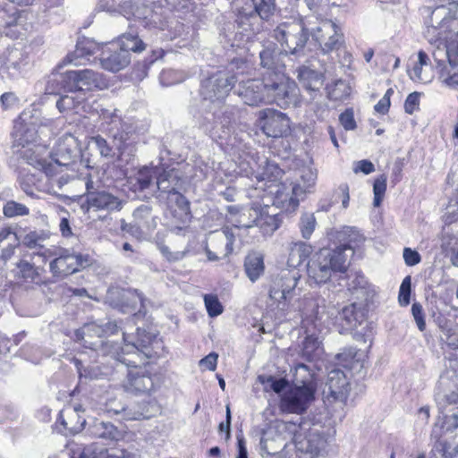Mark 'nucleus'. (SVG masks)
<instances>
[{
	"label": "nucleus",
	"instance_id": "1",
	"mask_svg": "<svg viewBox=\"0 0 458 458\" xmlns=\"http://www.w3.org/2000/svg\"><path fill=\"white\" fill-rule=\"evenodd\" d=\"M101 324L98 322L86 323L80 329L76 330L75 337L81 341L85 348L100 352L103 355H111L118 361L124 363L128 367L137 368L136 360H129L124 357L125 354H134L140 356L143 354L147 358L152 357V352L149 348L153 342V337L149 334H145L144 330L137 329L138 338L136 342H127L123 333L124 346L122 348V353L118 352L119 347L109 344L102 339Z\"/></svg>",
	"mask_w": 458,
	"mask_h": 458
},
{
	"label": "nucleus",
	"instance_id": "2",
	"mask_svg": "<svg viewBox=\"0 0 458 458\" xmlns=\"http://www.w3.org/2000/svg\"><path fill=\"white\" fill-rule=\"evenodd\" d=\"M238 77L228 75L224 72H218L202 81L200 94L204 101H209L214 105L212 114L215 125H210L206 117L201 126L213 139H225L230 133V124L233 120V113L228 106H224V101L233 89Z\"/></svg>",
	"mask_w": 458,
	"mask_h": 458
},
{
	"label": "nucleus",
	"instance_id": "3",
	"mask_svg": "<svg viewBox=\"0 0 458 458\" xmlns=\"http://www.w3.org/2000/svg\"><path fill=\"white\" fill-rule=\"evenodd\" d=\"M354 253L350 243L342 244L335 249H321L308 262L309 278L317 284L327 283L334 273H344L349 266V258Z\"/></svg>",
	"mask_w": 458,
	"mask_h": 458
},
{
	"label": "nucleus",
	"instance_id": "4",
	"mask_svg": "<svg viewBox=\"0 0 458 458\" xmlns=\"http://www.w3.org/2000/svg\"><path fill=\"white\" fill-rule=\"evenodd\" d=\"M28 164L42 171L47 177H53L62 167L72 164L80 157L77 139L72 134H65L56 143L55 149L50 159L39 157L32 148L23 152Z\"/></svg>",
	"mask_w": 458,
	"mask_h": 458
},
{
	"label": "nucleus",
	"instance_id": "5",
	"mask_svg": "<svg viewBox=\"0 0 458 458\" xmlns=\"http://www.w3.org/2000/svg\"><path fill=\"white\" fill-rule=\"evenodd\" d=\"M433 53L437 80L443 85L458 89V32L448 31Z\"/></svg>",
	"mask_w": 458,
	"mask_h": 458
},
{
	"label": "nucleus",
	"instance_id": "6",
	"mask_svg": "<svg viewBox=\"0 0 458 458\" xmlns=\"http://www.w3.org/2000/svg\"><path fill=\"white\" fill-rule=\"evenodd\" d=\"M106 84L103 75L93 70L67 71L64 73L53 74L47 81L46 91L48 94H59L61 89H78L84 92L94 89H102Z\"/></svg>",
	"mask_w": 458,
	"mask_h": 458
},
{
	"label": "nucleus",
	"instance_id": "7",
	"mask_svg": "<svg viewBox=\"0 0 458 458\" xmlns=\"http://www.w3.org/2000/svg\"><path fill=\"white\" fill-rule=\"evenodd\" d=\"M311 21L294 20L279 24L273 37L281 44L285 54L300 55L307 44L310 33Z\"/></svg>",
	"mask_w": 458,
	"mask_h": 458
},
{
	"label": "nucleus",
	"instance_id": "8",
	"mask_svg": "<svg viewBox=\"0 0 458 458\" xmlns=\"http://www.w3.org/2000/svg\"><path fill=\"white\" fill-rule=\"evenodd\" d=\"M267 104L276 103L281 108L296 106L299 100V88L294 81L284 72L265 76Z\"/></svg>",
	"mask_w": 458,
	"mask_h": 458
},
{
	"label": "nucleus",
	"instance_id": "9",
	"mask_svg": "<svg viewBox=\"0 0 458 458\" xmlns=\"http://www.w3.org/2000/svg\"><path fill=\"white\" fill-rule=\"evenodd\" d=\"M310 34L324 54L337 51L344 44L341 28L331 20L319 21L310 27Z\"/></svg>",
	"mask_w": 458,
	"mask_h": 458
},
{
	"label": "nucleus",
	"instance_id": "10",
	"mask_svg": "<svg viewBox=\"0 0 458 458\" xmlns=\"http://www.w3.org/2000/svg\"><path fill=\"white\" fill-rule=\"evenodd\" d=\"M51 258L55 259L49 264V269L55 277H65L76 273L83 267L81 255L69 250L53 247Z\"/></svg>",
	"mask_w": 458,
	"mask_h": 458
},
{
	"label": "nucleus",
	"instance_id": "11",
	"mask_svg": "<svg viewBox=\"0 0 458 458\" xmlns=\"http://www.w3.org/2000/svg\"><path fill=\"white\" fill-rule=\"evenodd\" d=\"M314 399V392L290 386L280 396L279 408L284 413L302 414Z\"/></svg>",
	"mask_w": 458,
	"mask_h": 458
},
{
	"label": "nucleus",
	"instance_id": "12",
	"mask_svg": "<svg viewBox=\"0 0 458 458\" xmlns=\"http://www.w3.org/2000/svg\"><path fill=\"white\" fill-rule=\"evenodd\" d=\"M259 126L267 137L279 138L290 131V119L280 111L266 108L259 113Z\"/></svg>",
	"mask_w": 458,
	"mask_h": 458
},
{
	"label": "nucleus",
	"instance_id": "13",
	"mask_svg": "<svg viewBox=\"0 0 458 458\" xmlns=\"http://www.w3.org/2000/svg\"><path fill=\"white\" fill-rule=\"evenodd\" d=\"M335 313V309L326 311L325 300L321 298L310 299L304 309L303 327L309 330V325L311 324L319 332L323 326H329L330 319Z\"/></svg>",
	"mask_w": 458,
	"mask_h": 458
},
{
	"label": "nucleus",
	"instance_id": "14",
	"mask_svg": "<svg viewBox=\"0 0 458 458\" xmlns=\"http://www.w3.org/2000/svg\"><path fill=\"white\" fill-rule=\"evenodd\" d=\"M37 119L30 111L22 112L14 122L12 132L14 144L24 148L37 140Z\"/></svg>",
	"mask_w": 458,
	"mask_h": 458
},
{
	"label": "nucleus",
	"instance_id": "15",
	"mask_svg": "<svg viewBox=\"0 0 458 458\" xmlns=\"http://www.w3.org/2000/svg\"><path fill=\"white\" fill-rule=\"evenodd\" d=\"M437 17L443 16L439 26L434 30L436 41H442L445 36H449L448 31L458 32V2H450L446 6H437L431 12Z\"/></svg>",
	"mask_w": 458,
	"mask_h": 458
},
{
	"label": "nucleus",
	"instance_id": "16",
	"mask_svg": "<svg viewBox=\"0 0 458 458\" xmlns=\"http://www.w3.org/2000/svg\"><path fill=\"white\" fill-rule=\"evenodd\" d=\"M259 52L260 65L266 71L262 76H271L277 72H284L285 65L283 57L287 55L283 49H279L274 42L268 41L262 46Z\"/></svg>",
	"mask_w": 458,
	"mask_h": 458
},
{
	"label": "nucleus",
	"instance_id": "17",
	"mask_svg": "<svg viewBox=\"0 0 458 458\" xmlns=\"http://www.w3.org/2000/svg\"><path fill=\"white\" fill-rule=\"evenodd\" d=\"M239 85L236 93L242 101L249 106H259V104H267L265 76L262 79H252L244 81H237Z\"/></svg>",
	"mask_w": 458,
	"mask_h": 458
},
{
	"label": "nucleus",
	"instance_id": "18",
	"mask_svg": "<svg viewBox=\"0 0 458 458\" xmlns=\"http://www.w3.org/2000/svg\"><path fill=\"white\" fill-rule=\"evenodd\" d=\"M300 277L299 272L294 269L283 270L269 291L270 298L277 301L291 299Z\"/></svg>",
	"mask_w": 458,
	"mask_h": 458
},
{
	"label": "nucleus",
	"instance_id": "19",
	"mask_svg": "<svg viewBox=\"0 0 458 458\" xmlns=\"http://www.w3.org/2000/svg\"><path fill=\"white\" fill-rule=\"evenodd\" d=\"M101 66L109 72H116L124 69L131 62V54L120 49L118 43L106 45L100 54Z\"/></svg>",
	"mask_w": 458,
	"mask_h": 458
},
{
	"label": "nucleus",
	"instance_id": "20",
	"mask_svg": "<svg viewBox=\"0 0 458 458\" xmlns=\"http://www.w3.org/2000/svg\"><path fill=\"white\" fill-rule=\"evenodd\" d=\"M276 10L275 0H247L240 11V23L244 24V19L259 17L267 21Z\"/></svg>",
	"mask_w": 458,
	"mask_h": 458
},
{
	"label": "nucleus",
	"instance_id": "21",
	"mask_svg": "<svg viewBox=\"0 0 458 458\" xmlns=\"http://www.w3.org/2000/svg\"><path fill=\"white\" fill-rule=\"evenodd\" d=\"M99 116L103 122L111 126L109 133L113 137L114 141H115V148L120 155H123L128 146L126 142L128 137L126 133L120 131V126L122 125L121 115L117 114L116 109L105 108L101 109Z\"/></svg>",
	"mask_w": 458,
	"mask_h": 458
},
{
	"label": "nucleus",
	"instance_id": "22",
	"mask_svg": "<svg viewBox=\"0 0 458 458\" xmlns=\"http://www.w3.org/2000/svg\"><path fill=\"white\" fill-rule=\"evenodd\" d=\"M317 181V170L311 166H304L299 170V179L293 186L291 202L298 205L300 199L306 193L313 191Z\"/></svg>",
	"mask_w": 458,
	"mask_h": 458
},
{
	"label": "nucleus",
	"instance_id": "23",
	"mask_svg": "<svg viewBox=\"0 0 458 458\" xmlns=\"http://www.w3.org/2000/svg\"><path fill=\"white\" fill-rule=\"evenodd\" d=\"M125 391L135 394H147L154 388L151 376L141 369L129 370L123 382Z\"/></svg>",
	"mask_w": 458,
	"mask_h": 458
},
{
	"label": "nucleus",
	"instance_id": "24",
	"mask_svg": "<svg viewBox=\"0 0 458 458\" xmlns=\"http://www.w3.org/2000/svg\"><path fill=\"white\" fill-rule=\"evenodd\" d=\"M48 238V233L45 232L32 231L24 235L21 242L24 246L33 250V257L42 258V263L45 264L51 258V250L54 247L48 248L45 244Z\"/></svg>",
	"mask_w": 458,
	"mask_h": 458
},
{
	"label": "nucleus",
	"instance_id": "25",
	"mask_svg": "<svg viewBox=\"0 0 458 458\" xmlns=\"http://www.w3.org/2000/svg\"><path fill=\"white\" fill-rule=\"evenodd\" d=\"M87 203L89 208L107 212L119 211L123 206L122 199L105 191L87 194Z\"/></svg>",
	"mask_w": 458,
	"mask_h": 458
},
{
	"label": "nucleus",
	"instance_id": "26",
	"mask_svg": "<svg viewBox=\"0 0 458 458\" xmlns=\"http://www.w3.org/2000/svg\"><path fill=\"white\" fill-rule=\"evenodd\" d=\"M327 386L331 396L335 400L344 402L349 394L350 384L344 372L333 369L328 372Z\"/></svg>",
	"mask_w": 458,
	"mask_h": 458
},
{
	"label": "nucleus",
	"instance_id": "27",
	"mask_svg": "<svg viewBox=\"0 0 458 458\" xmlns=\"http://www.w3.org/2000/svg\"><path fill=\"white\" fill-rule=\"evenodd\" d=\"M69 94L62 96L56 102L60 112L73 111L75 114L88 113L90 106L86 103L85 93L81 90H67Z\"/></svg>",
	"mask_w": 458,
	"mask_h": 458
},
{
	"label": "nucleus",
	"instance_id": "28",
	"mask_svg": "<svg viewBox=\"0 0 458 458\" xmlns=\"http://www.w3.org/2000/svg\"><path fill=\"white\" fill-rule=\"evenodd\" d=\"M26 20V13L20 11L14 6L4 8L0 10V26L4 27L6 36L13 37L12 28H16L14 33H21V30H25L24 21Z\"/></svg>",
	"mask_w": 458,
	"mask_h": 458
},
{
	"label": "nucleus",
	"instance_id": "29",
	"mask_svg": "<svg viewBox=\"0 0 458 458\" xmlns=\"http://www.w3.org/2000/svg\"><path fill=\"white\" fill-rule=\"evenodd\" d=\"M28 64L27 55L20 48L8 47L0 55V64L13 75L20 73Z\"/></svg>",
	"mask_w": 458,
	"mask_h": 458
},
{
	"label": "nucleus",
	"instance_id": "30",
	"mask_svg": "<svg viewBox=\"0 0 458 458\" xmlns=\"http://www.w3.org/2000/svg\"><path fill=\"white\" fill-rule=\"evenodd\" d=\"M100 49V45L91 38H84L80 39L75 50L66 56V61L75 66L84 64V60H89V56L94 55Z\"/></svg>",
	"mask_w": 458,
	"mask_h": 458
},
{
	"label": "nucleus",
	"instance_id": "31",
	"mask_svg": "<svg viewBox=\"0 0 458 458\" xmlns=\"http://www.w3.org/2000/svg\"><path fill=\"white\" fill-rule=\"evenodd\" d=\"M164 199L166 200L167 206L174 216L177 217L182 224H186L190 221V202L182 194L178 191H174L165 197Z\"/></svg>",
	"mask_w": 458,
	"mask_h": 458
},
{
	"label": "nucleus",
	"instance_id": "32",
	"mask_svg": "<svg viewBox=\"0 0 458 458\" xmlns=\"http://www.w3.org/2000/svg\"><path fill=\"white\" fill-rule=\"evenodd\" d=\"M292 386L309 389L316 393L317 383L314 372L305 364L299 363L294 367Z\"/></svg>",
	"mask_w": 458,
	"mask_h": 458
},
{
	"label": "nucleus",
	"instance_id": "33",
	"mask_svg": "<svg viewBox=\"0 0 458 458\" xmlns=\"http://www.w3.org/2000/svg\"><path fill=\"white\" fill-rule=\"evenodd\" d=\"M297 77L303 88L315 94L319 92L324 83V76L321 72L305 66L298 69Z\"/></svg>",
	"mask_w": 458,
	"mask_h": 458
},
{
	"label": "nucleus",
	"instance_id": "34",
	"mask_svg": "<svg viewBox=\"0 0 458 458\" xmlns=\"http://www.w3.org/2000/svg\"><path fill=\"white\" fill-rule=\"evenodd\" d=\"M156 179V185L158 190L157 198L163 199L174 191H177L179 179L174 170L164 171L159 174H157Z\"/></svg>",
	"mask_w": 458,
	"mask_h": 458
},
{
	"label": "nucleus",
	"instance_id": "35",
	"mask_svg": "<svg viewBox=\"0 0 458 458\" xmlns=\"http://www.w3.org/2000/svg\"><path fill=\"white\" fill-rule=\"evenodd\" d=\"M81 406L67 409L60 412L62 425L72 434L80 432L86 423V420L80 415Z\"/></svg>",
	"mask_w": 458,
	"mask_h": 458
},
{
	"label": "nucleus",
	"instance_id": "36",
	"mask_svg": "<svg viewBox=\"0 0 458 458\" xmlns=\"http://www.w3.org/2000/svg\"><path fill=\"white\" fill-rule=\"evenodd\" d=\"M312 246L304 242H293L289 249L287 266L296 268L301 265L311 254Z\"/></svg>",
	"mask_w": 458,
	"mask_h": 458
},
{
	"label": "nucleus",
	"instance_id": "37",
	"mask_svg": "<svg viewBox=\"0 0 458 458\" xmlns=\"http://www.w3.org/2000/svg\"><path fill=\"white\" fill-rule=\"evenodd\" d=\"M244 271L252 283L256 282L265 271L263 256L258 252L249 253L244 259Z\"/></svg>",
	"mask_w": 458,
	"mask_h": 458
},
{
	"label": "nucleus",
	"instance_id": "38",
	"mask_svg": "<svg viewBox=\"0 0 458 458\" xmlns=\"http://www.w3.org/2000/svg\"><path fill=\"white\" fill-rule=\"evenodd\" d=\"M91 434L98 438L118 441L123 437V433L114 424L102 420H96L90 427Z\"/></svg>",
	"mask_w": 458,
	"mask_h": 458
},
{
	"label": "nucleus",
	"instance_id": "39",
	"mask_svg": "<svg viewBox=\"0 0 458 458\" xmlns=\"http://www.w3.org/2000/svg\"><path fill=\"white\" fill-rule=\"evenodd\" d=\"M43 271V268L36 263H30L27 259H21L16 263V267L13 270L15 276L23 279L26 282H36Z\"/></svg>",
	"mask_w": 458,
	"mask_h": 458
},
{
	"label": "nucleus",
	"instance_id": "40",
	"mask_svg": "<svg viewBox=\"0 0 458 458\" xmlns=\"http://www.w3.org/2000/svg\"><path fill=\"white\" fill-rule=\"evenodd\" d=\"M19 240L11 229H3L0 232V259L6 261L12 258Z\"/></svg>",
	"mask_w": 458,
	"mask_h": 458
},
{
	"label": "nucleus",
	"instance_id": "41",
	"mask_svg": "<svg viewBox=\"0 0 458 458\" xmlns=\"http://www.w3.org/2000/svg\"><path fill=\"white\" fill-rule=\"evenodd\" d=\"M440 249L441 252L449 258L451 264L458 267V238L445 230Z\"/></svg>",
	"mask_w": 458,
	"mask_h": 458
},
{
	"label": "nucleus",
	"instance_id": "42",
	"mask_svg": "<svg viewBox=\"0 0 458 458\" xmlns=\"http://www.w3.org/2000/svg\"><path fill=\"white\" fill-rule=\"evenodd\" d=\"M118 295L122 298L121 308L123 310H130L134 311L138 310H140V308L143 306V296L137 290L133 289H123L119 291Z\"/></svg>",
	"mask_w": 458,
	"mask_h": 458
},
{
	"label": "nucleus",
	"instance_id": "43",
	"mask_svg": "<svg viewBox=\"0 0 458 458\" xmlns=\"http://www.w3.org/2000/svg\"><path fill=\"white\" fill-rule=\"evenodd\" d=\"M156 177V169L144 167L139 170L137 174L131 178V184L132 185L135 191H143L152 185V182Z\"/></svg>",
	"mask_w": 458,
	"mask_h": 458
},
{
	"label": "nucleus",
	"instance_id": "44",
	"mask_svg": "<svg viewBox=\"0 0 458 458\" xmlns=\"http://www.w3.org/2000/svg\"><path fill=\"white\" fill-rule=\"evenodd\" d=\"M133 218L141 224L147 232L152 233L157 225V217L152 215V208L146 205H141L134 210Z\"/></svg>",
	"mask_w": 458,
	"mask_h": 458
},
{
	"label": "nucleus",
	"instance_id": "45",
	"mask_svg": "<svg viewBox=\"0 0 458 458\" xmlns=\"http://www.w3.org/2000/svg\"><path fill=\"white\" fill-rule=\"evenodd\" d=\"M352 287L353 289V293L357 295V298L364 299L365 301L373 297L375 294L373 285H371L361 275H357L352 281Z\"/></svg>",
	"mask_w": 458,
	"mask_h": 458
},
{
	"label": "nucleus",
	"instance_id": "46",
	"mask_svg": "<svg viewBox=\"0 0 458 458\" xmlns=\"http://www.w3.org/2000/svg\"><path fill=\"white\" fill-rule=\"evenodd\" d=\"M335 358L339 365L348 369H354L357 366L362 367L360 363V359L358 357V352L354 348L344 349Z\"/></svg>",
	"mask_w": 458,
	"mask_h": 458
},
{
	"label": "nucleus",
	"instance_id": "47",
	"mask_svg": "<svg viewBox=\"0 0 458 458\" xmlns=\"http://www.w3.org/2000/svg\"><path fill=\"white\" fill-rule=\"evenodd\" d=\"M118 46L120 49L126 50L128 54H130L131 51L141 52L145 49L143 41L139 38L137 35L132 33L123 34L120 38Z\"/></svg>",
	"mask_w": 458,
	"mask_h": 458
},
{
	"label": "nucleus",
	"instance_id": "48",
	"mask_svg": "<svg viewBox=\"0 0 458 458\" xmlns=\"http://www.w3.org/2000/svg\"><path fill=\"white\" fill-rule=\"evenodd\" d=\"M299 229L302 238L309 240L317 226L315 215L310 212L302 213L299 220Z\"/></svg>",
	"mask_w": 458,
	"mask_h": 458
},
{
	"label": "nucleus",
	"instance_id": "49",
	"mask_svg": "<svg viewBox=\"0 0 458 458\" xmlns=\"http://www.w3.org/2000/svg\"><path fill=\"white\" fill-rule=\"evenodd\" d=\"M302 354L308 360H314L320 356V342L313 335L306 336L303 342Z\"/></svg>",
	"mask_w": 458,
	"mask_h": 458
},
{
	"label": "nucleus",
	"instance_id": "50",
	"mask_svg": "<svg viewBox=\"0 0 458 458\" xmlns=\"http://www.w3.org/2000/svg\"><path fill=\"white\" fill-rule=\"evenodd\" d=\"M276 439L271 431L263 432L259 442L261 455H274L278 453L280 445H276Z\"/></svg>",
	"mask_w": 458,
	"mask_h": 458
},
{
	"label": "nucleus",
	"instance_id": "51",
	"mask_svg": "<svg viewBox=\"0 0 458 458\" xmlns=\"http://www.w3.org/2000/svg\"><path fill=\"white\" fill-rule=\"evenodd\" d=\"M437 323L442 332L440 335L441 341L452 349L458 348V335L455 333V330L449 327L447 322L443 326L441 324L440 318H437Z\"/></svg>",
	"mask_w": 458,
	"mask_h": 458
},
{
	"label": "nucleus",
	"instance_id": "52",
	"mask_svg": "<svg viewBox=\"0 0 458 458\" xmlns=\"http://www.w3.org/2000/svg\"><path fill=\"white\" fill-rule=\"evenodd\" d=\"M204 303L209 317L215 318L223 313V305L216 295L205 294Z\"/></svg>",
	"mask_w": 458,
	"mask_h": 458
},
{
	"label": "nucleus",
	"instance_id": "53",
	"mask_svg": "<svg viewBox=\"0 0 458 458\" xmlns=\"http://www.w3.org/2000/svg\"><path fill=\"white\" fill-rule=\"evenodd\" d=\"M338 320L344 321L342 323L343 327L354 328L357 326V319L354 314V306H346L336 317Z\"/></svg>",
	"mask_w": 458,
	"mask_h": 458
},
{
	"label": "nucleus",
	"instance_id": "54",
	"mask_svg": "<svg viewBox=\"0 0 458 458\" xmlns=\"http://www.w3.org/2000/svg\"><path fill=\"white\" fill-rule=\"evenodd\" d=\"M3 212L6 217H14L28 215L29 208L23 204L11 200L4 206Z\"/></svg>",
	"mask_w": 458,
	"mask_h": 458
},
{
	"label": "nucleus",
	"instance_id": "55",
	"mask_svg": "<svg viewBox=\"0 0 458 458\" xmlns=\"http://www.w3.org/2000/svg\"><path fill=\"white\" fill-rule=\"evenodd\" d=\"M259 381L261 384H267L268 385L271 389L276 392V394L281 393L283 390L285 389V387L288 385L287 380L284 378L276 379L272 376H266V375H260L259 376Z\"/></svg>",
	"mask_w": 458,
	"mask_h": 458
},
{
	"label": "nucleus",
	"instance_id": "56",
	"mask_svg": "<svg viewBox=\"0 0 458 458\" xmlns=\"http://www.w3.org/2000/svg\"><path fill=\"white\" fill-rule=\"evenodd\" d=\"M121 228L123 232L130 233L131 235L137 239H140L144 237V235L151 233L147 232V229H145L141 224H139L135 220L132 223L129 224L123 222L121 225Z\"/></svg>",
	"mask_w": 458,
	"mask_h": 458
},
{
	"label": "nucleus",
	"instance_id": "57",
	"mask_svg": "<svg viewBox=\"0 0 458 458\" xmlns=\"http://www.w3.org/2000/svg\"><path fill=\"white\" fill-rule=\"evenodd\" d=\"M411 286V279L410 276H407L403 280L399 290L398 301L401 306L405 307L410 303Z\"/></svg>",
	"mask_w": 458,
	"mask_h": 458
},
{
	"label": "nucleus",
	"instance_id": "58",
	"mask_svg": "<svg viewBox=\"0 0 458 458\" xmlns=\"http://www.w3.org/2000/svg\"><path fill=\"white\" fill-rule=\"evenodd\" d=\"M92 142L95 144L96 148L99 151V154L102 157H111L114 156V148L111 147L106 139H104L102 136L98 135L95 137H92Z\"/></svg>",
	"mask_w": 458,
	"mask_h": 458
},
{
	"label": "nucleus",
	"instance_id": "59",
	"mask_svg": "<svg viewBox=\"0 0 458 458\" xmlns=\"http://www.w3.org/2000/svg\"><path fill=\"white\" fill-rule=\"evenodd\" d=\"M419 62L416 64L412 70L409 72L410 77L413 81L421 80L422 66L427 64L428 55L424 51L419 52Z\"/></svg>",
	"mask_w": 458,
	"mask_h": 458
},
{
	"label": "nucleus",
	"instance_id": "60",
	"mask_svg": "<svg viewBox=\"0 0 458 458\" xmlns=\"http://www.w3.org/2000/svg\"><path fill=\"white\" fill-rule=\"evenodd\" d=\"M393 89H388L384 97L375 105L374 109L377 113L386 114L390 107V98L393 95Z\"/></svg>",
	"mask_w": 458,
	"mask_h": 458
},
{
	"label": "nucleus",
	"instance_id": "61",
	"mask_svg": "<svg viewBox=\"0 0 458 458\" xmlns=\"http://www.w3.org/2000/svg\"><path fill=\"white\" fill-rule=\"evenodd\" d=\"M411 313L418 326V328L420 331H424L426 329V322L424 319L422 306L418 302H414L411 307Z\"/></svg>",
	"mask_w": 458,
	"mask_h": 458
},
{
	"label": "nucleus",
	"instance_id": "62",
	"mask_svg": "<svg viewBox=\"0 0 458 458\" xmlns=\"http://www.w3.org/2000/svg\"><path fill=\"white\" fill-rule=\"evenodd\" d=\"M420 94L413 92L408 95L404 102V110L407 114H411L419 106Z\"/></svg>",
	"mask_w": 458,
	"mask_h": 458
},
{
	"label": "nucleus",
	"instance_id": "63",
	"mask_svg": "<svg viewBox=\"0 0 458 458\" xmlns=\"http://www.w3.org/2000/svg\"><path fill=\"white\" fill-rule=\"evenodd\" d=\"M339 121L344 128L347 131L353 130L356 127V123L352 110H346L342 113L339 116Z\"/></svg>",
	"mask_w": 458,
	"mask_h": 458
},
{
	"label": "nucleus",
	"instance_id": "64",
	"mask_svg": "<svg viewBox=\"0 0 458 458\" xmlns=\"http://www.w3.org/2000/svg\"><path fill=\"white\" fill-rule=\"evenodd\" d=\"M218 355L216 352H210L208 355L199 360V366L208 370L214 371L216 369Z\"/></svg>",
	"mask_w": 458,
	"mask_h": 458
}]
</instances>
